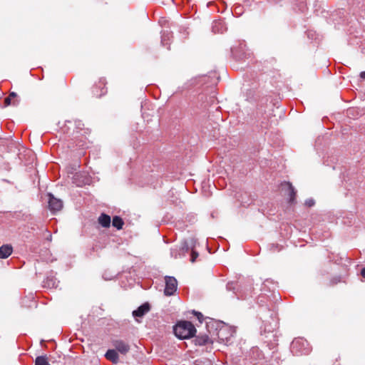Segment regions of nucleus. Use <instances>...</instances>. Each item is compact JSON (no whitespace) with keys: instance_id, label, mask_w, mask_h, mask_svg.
<instances>
[{"instance_id":"obj_18","label":"nucleus","mask_w":365,"mask_h":365,"mask_svg":"<svg viewBox=\"0 0 365 365\" xmlns=\"http://www.w3.org/2000/svg\"><path fill=\"white\" fill-rule=\"evenodd\" d=\"M314 200L313 199H308L305 201V205L308 207H312L314 205Z\"/></svg>"},{"instance_id":"obj_19","label":"nucleus","mask_w":365,"mask_h":365,"mask_svg":"<svg viewBox=\"0 0 365 365\" xmlns=\"http://www.w3.org/2000/svg\"><path fill=\"white\" fill-rule=\"evenodd\" d=\"M11 99L8 96L7 98H5L4 103L6 106H9L11 104Z\"/></svg>"},{"instance_id":"obj_22","label":"nucleus","mask_w":365,"mask_h":365,"mask_svg":"<svg viewBox=\"0 0 365 365\" xmlns=\"http://www.w3.org/2000/svg\"><path fill=\"white\" fill-rule=\"evenodd\" d=\"M171 256L174 257H177V252H175V250L171 249Z\"/></svg>"},{"instance_id":"obj_17","label":"nucleus","mask_w":365,"mask_h":365,"mask_svg":"<svg viewBox=\"0 0 365 365\" xmlns=\"http://www.w3.org/2000/svg\"><path fill=\"white\" fill-rule=\"evenodd\" d=\"M197 257H198V253L197 252H195V250H192L191 262H194L196 260V259L197 258Z\"/></svg>"},{"instance_id":"obj_12","label":"nucleus","mask_w":365,"mask_h":365,"mask_svg":"<svg viewBox=\"0 0 365 365\" xmlns=\"http://www.w3.org/2000/svg\"><path fill=\"white\" fill-rule=\"evenodd\" d=\"M35 365H51L46 355L39 356L36 358Z\"/></svg>"},{"instance_id":"obj_5","label":"nucleus","mask_w":365,"mask_h":365,"mask_svg":"<svg viewBox=\"0 0 365 365\" xmlns=\"http://www.w3.org/2000/svg\"><path fill=\"white\" fill-rule=\"evenodd\" d=\"M113 346L118 352L122 354H126L130 351L129 344L123 340L113 341Z\"/></svg>"},{"instance_id":"obj_23","label":"nucleus","mask_w":365,"mask_h":365,"mask_svg":"<svg viewBox=\"0 0 365 365\" xmlns=\"http://www.w3.org/2000/svg\"><path fill=\"white\" fill-rule=\"evenodd\" d=\"M361 274L363 277L365 278V267L361 269Z\"/></svg>"},{"instance_id":"obj_26","label":"nucleus","mask_w":365,"mask_h":365,"mask_svg":"<svg viewBox=\"0 0 365 365\" xmlns=\"http://www.w3.org/2000/svg\"><path fill=\"white\" fill-rule=\"evenodd\" d=\"M205 363H206L207 365H211V362L209 360H206Z\"/></svg>"},{"instance_id":"obj_1","label":"nucleus","mask_w":365,"mask_h":365,"mask_svg":"<svg viewBox=\"0 0 365 365\" xmlns=\"http://www.w3.org/2000/svg\"><path fill=\"white\" fill-rule=\"evenodd\" d=\"M196 329L194 325L188 321L178 322L174 327V333L179 339H188L194 336Z\"/></svg>"},{"instance_id":"obj_7","label":"nucleus","mask_w":365,"mask_h":365,"mask_svg":"<svg viewBox=\"0 0 365 365\" xmlns=\"http://www.w3.org/2000/svg\"><path fill=\"white\" fill-rule=\"evenodd\" d=\"M13 252V247L11 245H4L0 247V259L9 257Z\"/></svg>"},{"instance_id":"obj_4","label":"nucleus","mask_w":365,"mask_h":365,"mask_svg":"<svg viewBox=\"0 0 365 365\" xmlns=\"http://www.w3.org/2000/svg\"><path fill=\"white\" fill-rule=\"evenodd\" d=\"M48 207L52 212H57L62 209L63 202L61 200L56 198L51 193L48 194Z\"/></svg>"},{"instance_id":"obj_9","label":"nucleus","mask_w":365,"mask_h":365,"mask_svg":"<svg viewBox=\"0 0 365 365\" xmlns=\"http://www.w3.org/2000/svg\"><path fill=\"white\" fill-rule=\"evenodd\" d=\"M282 189H286L288 191L289 195V202L293 203L294 202V197L296 195V191L290 182H285L282 185Z\"/></svg>"},{"instance_id":"obj_3","label":"nucleus","mask_w":365,"mask_h":365,"mask_svg":"<svg viewBox=\"0 0 365 365\" xmlns=\"http://www.w3.org/2000/svg\"><path fill=\"white\" fill-rule=\"evenodd\" d=\"M165 279V288L164 290V293L166 296H171L177 290V287H178L177 280L173 277H166Z\"/></svg>"},{"instance_id":"obj_16","label":"nucleus","mask_w":365,"mask_h":365,"mask_svg":"<svg viewBox=\"0 0 365 365\" xmlns=\"http://www.w3.org/2000/svg\"><path fill=\"white\" fill-rule=\"evenodd\" d=\"M193 314L197 317V319L199 320L200 322H202L203 315L200 312L193 311Z\"/></svg>"},{"instance_id":"obj_15","label":"nucleus","mask_w":365,"mask_h":365,"mask_svg":"<svg viewBox=\"0 0 365 365\" xmlns=\"http://www.w3.org/2000/svg\"><path fill=\"white\" fill-rule=\"evenodd\" d=\"M222 27H223L222 22L220 21H215L213 23L212 29L215 32L222 33L223 32Z\"/></svg>"},{"instance_id":"obj_13","label":"nucleus","mask_w":365,"mask_h":365,"mask_svg":"<svg viewBox=\"0 0 365 365\" xmlns=\"http://www.w3.org/2000/svg\"><path fill=\"white\" fill-rule=\"evenodd\" d=\"M123 224H124V222L120 217L115 216L113 218L112 225L113 227H116L118 230L122 229Z\"/></svg>"},{"instance_id":"obj_24","label":"nucleus","mask_w":365,"mask_h":365,"mask_svg":"<svg viewBox=\"0 0 365 365\" xmlns=\"http://www.w3.org/2000/svg\"><path fill=\"white\" fill-rule=\"evenodd\" d=\"M360 77L363 79H365V71L361 72Z\"/></svg>"},{"instance_id":"obj_10","label":"nucleus","mask_w":365,"mask_h":365,"mask_svg":"<svg viewBox=\"0 0 365 365\" xmlns=\"http://www.w3.org/2000/svg\"><path fill=\"white\" fill-rule=\"evenodd\" d=\"M105 356L108 360L110 361L113 364H118L119 361V356L115 349H108L106 351Z\"/></svg>"},{"instance_id":"obj_11","label":"nucleus","mask_w":365,"mask_h":365,"mask_svg":"<svg viewBox=\"0 0 365 365\" xmlns=\"http://www.w3.org/2000/svg\"><path fill=\"white\" fill-rule=\"evenodd\" d=\"M98 222L103 227H108L110 225V217L106 214H101L98 218Z\"/></svg>"},{"instance_id":"obj_20","label":"nucleus","mask_w":365,"mask_h":365,"mask_svg":"<svg viewBox=\"0 0 365 365\" xmlns=\"http://www.w3.org/2000/svg\"><path fill=\"white\" fill-rule=\"evenodd\" d=\"M224 331H225V329H221L219 331V332H218V336H219V337H220V338H221L222 339H223L222 337H223V335H224V334H224Z\"/></svg>"},{"instance_id":"obj_6","label":"nucleus","mask_w":365,"mask_h":365,"mask_svg":"<svg viewBox=\"0 0 365 365\" xmlns=\"http://www.w3.org/2000/svg\"><path fill=\"white\" fill-rule=\"evenodd\" d=\"M192 341L195 343V345L198 346H204L208 344H212V339H210V337L206 335H199L196 336Z\"/></svg>"},{"instance_id":"obj_2","label":"nucleus","mask_w":365,"mask_h":365,"mask_svg":"<svg viewBox=\"0 0 365 365\" xmlns=\"http://www.w3.org/2000/svg\"><path fill=\"white\" fill-rule=\"evenodd\" d=\"M291 350L297 355L307 354L309 352L307 341L302 339H294L291 344Z\"/></svg>"},{"instance_id":"obj_14","label":"nucleus","mask_w":365,"mask_h":365,"mask_svg":"<svg viewBox=\"0 0 365 365\" xmlns=\"http://www.w3.org/2000/svg\"><path fill=\"white\" fill-rule=\"evenodd\" d=\"M170 38V34L168 31H163L161 36V43L163 45H167L168 42Z\"/></svg>"},{"instance_id":"obj_21","label":"nucleus","mask_w":365,"mask_h":365,"mask_svg":"<svg viewBox=\"0 0 365 365\" xmlns=\"http://www.w3.org/2000/svg\"><path fill=\"white\" fill-rule=\"evenodd\" d=\"M9 97L11 99H12V98H14L17 97V94H16V93H14V92H11V93L9 94Z\"/></svg>"},{"instance_id":"obj_25","label":"nucleus","mask_w":365,"mask_h":365,"mask_svg":"<svg viewBox=\"0 0 365 365\" xmlns=\"http://www.w3.org/2000/svg\"><path fill=\"white\" fill-rule=\"evenodd\" d=\"M233 283H228L227 285V288L231 289L232 288Z\"/></svg>"},{"instance_id":"obj_27","label":"nucleus","mask_w":365,"mask_h":365,"mask_svg":"<svg viewBox=\"0 0 365 365\" xmlns=\"http://www.w3.org/2000/svg\"><path fill=\"white\" fill-rule=\"evenodd\" d=\"M255 351L258 352L259 351L258 349L257 348H253L252 352H255Z\"/></svg>"},{"instance_id":"obj_8","label":"nucleus","mask_w":365,"mask_h":365,"mask_svg":"<svg viewBox=\"0 0 365 365\" xmlns=\"http://www.w3.org/2000/svg\"><path fill=\"white\" fill-rule=\"evenodd\" d=\"M150 310V306L148 303H145L140 306L136 310L133 312V315L135 317H141Z\"/></svg>"}]
</instances>
